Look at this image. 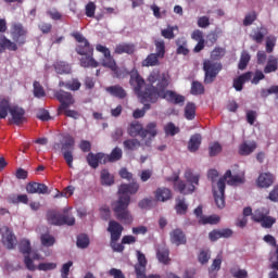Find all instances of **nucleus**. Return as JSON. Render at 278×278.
<instances>
[{
    "instance_id": "nucleus-33",
    "label": "nucleus",
    "mask_w": 278,
    "mask_h": 278,
    "mask_svg": "<svg viewBox=\"0 0 278 278\" xmlns=\"http://www.w3.org/2000/svg\"><path fill=\"white\" fill-rule=\"evenodd\" d=\"M202 140L203 139L200 134H195V135L191 136L189 143H188V149H189L190 153H195V151H199Z\"/></svg>"
},
{
    "instance_id": "nucleus-43",
    "label": "nucleus",
    "mask_w": 278,
    "mask_h": 278,
    "mask_svg": "<svg viewBox=\"0 0 278 278\" xmlns=\"http://www.w3.org/2000/svg\"><path fill=\"white\" fill-rule=\"evenodd\" d=\"M154 47L156 54L161 60H164V55H166V43L164 40H155L154 41Z\"/></svg>"
},
{
    "instance_id": "nucleus-59",
    "label": "nucleus",
    "mask_w": 278,
    "mask_h": 278,
    "mask_svg": "<svg viewBox=\"0 0 278 278\" xmlns=\"http://www.w3.org/2000/svg\"><path fill=\"white\" fill-rule=\"evenodd\" d=\"M97 12V4L92 1L88 2L85 7V14L88 18H94V13Z\"/></svg>"
},
{
    "instance_id": "nucleus-30",
    "label": "nucleus",
    "mask_w": 278,
    "mask_h": 278,
    "mask_svg": "<svg viewBox=\"0 0 278 278\" xmlns=\"http://www.w3.org/2000/svg\"><path fill=\"white\" fill-rule=\"evenodd\" d=\"M148 136H150V138H155V136H157V123L150 122L146 126V128H143V130L141 132V138L144 139Z\"/></svg>"
},
{
    "instance_id": "nucleus-16",
    "label": "nucleus",
    "mask_w": 278,
    "mask_h": 278,
    "mask_svg": "<svg viewBox=\"0 0 278 278\" xmlns=\"http://www.w3.org/2000/svg\"><path fill=\"white\" fill-rule=\"evenodd\" d=\"M169 240L172 244H176V247H181V244H186L188 242L186 238V233L181 228H176L169 233Z\"/></svg>"
},
{
    "instance_id": "nucleus-1",
    "label": "nucleus",
    "mask_w": 278,
    "mask_h": 278,
    "mask_svg": "<svg viewBox=\"0 0 278 278\" xmlns=\"http://www.w3.org/2000/svg\"><path fill=\"white\" fill-rule=\"evenodd\" d=\"M148 83L149 85L144 88V78L137 71L132 72L130 86L141 103H155L159 99H165V101L174 105L186 103V97L173 90H166L168 88V78L164 74H160V71H153L148 77ZM142 88H144L143 91Z\"/></svg>"
},
{
    "instance_id": "nucleus-8",
    "label": "nucleus",
    "mask_w": 278,
    "mask_h": 278,
    "mask_svg": "<svg viewBox=\"0 0 278 278\" xmlns=\"http://www.w3.org/2000/svg\"><path fill=\"white\" fill-rule=\"evenodd\" d=\"M20 253L24 255V264L27 268V270L34 271L36 270V265L34 264V261H31V257L29 256V253H31V243L27 239H22L20 241Z\"/></svg>"
},
{
    "instance_id": "nucleus-46",
    "label": "nucleus",
    "mask_w": 278,
    "mask_h": 278,
    "mask_svg": "<svg viewBox=\"0 0 278 278\" xmlns=\"http://www.w3.org/2000/svg\"><path fill=\"white\" fill-rule=\"evenodd\" d=\"M185 179L188 181V184H190L189 186H199L200 176L194 175L192 169H187L185 172Z\"/></svg>"
},
{
    "instance_id": "nucleus-48",
    "label": "nucleus",
    "mask_w": 278,
    "mask_h": 278,
    "mask_svg": "<svg viewBox=\"0 0 278 278\" xmlns=\"http://www.w3.org/2000/svg\"><path fill=\"white\" fill-rule=\"evenodd\" d=\"M63 212L64 213L61 215V227L63 225H67V227H73V225H75V217L66 213V208H64Z\"/></svg>"
},
{
    "instance_id": "nucleus-56",
    "label": "nucleus",
    "mask_w": 278,
    "mask_h": 278,
    "mask_svg": "<svg viewBox=\"0 0 278 278\" xmlns=\"http://www.w3.org/2000/svg\"><path fill=\"white\" fill-rule=\"evenodd\" d=\"M222 151H223V146H220L218 141H215L208 148V155L210 157H216V155H218V153H220Z\"/></svg>"
},
{
    "instance_id": "nucleus-11",
    "label": "nucleus",
    "mask_w": 278,
    "mask_h": 278,
    "mask_svg": "<svg viewBox=\"0 0 278 278\" xmlns=\"http://www.w3.org/2000/svg\"><path fill=\"white\" fill-rule=\"evenodd\" d=\"M225 188L226 184H224L223 180H218L217 190L214 189L213 191L215 203L219 210H223V207H225Z\"/></svg>"
},
{
    "instance_id": "nucleus-9",
    "label": "nucleus",
    "mask_w": 278,
    "mask_h": 278,
    "mask_svg": "<svg viewBox=\"0 0 278 278\" xmlns=\"http://www.w3.org/2000/svg\"><path fill=\"white\" fill-rule=\"evenodd\" d=\"M1 236H2V244L9 250L12 251V249L16 248V244H18V240L16 239V235L10 229L8 226H3L0 229Z\"/></svg>"
},
{
    "instance_id": "nucleus-38",
    "label": "nucleus",
    "mask_w": 278,
    "mask_h": 278,
    "mask_svg": "<svg viewBox=\"0 0 278 278\" xmlns=\"http://www.w3.org/2000/svg\"><path fill=\"white\" fill-rule=\"evenodd\" d=\"M197 116V104L194 102H188L185 106V118L187 121H194Z\"/></svg>"
},
{
    "instance_id": "nucleus-12",
    "label": "nucleus",
    "mask_w": 278,
    "mask_h": 278,
    "mask_svg": "<svg viewBox=\"0 0 278 278\" xmlns=\"http://www.w3.org/2000/svg\"><path fill=\"white\" fill-rule=\"evenodd\" d=\"M123 225H121L116 220H110L108 231L111 233V241L118 242L121 240V236H123Z\"/></svg>"
},
{
    "instance_id": "nucleus-57",
    "label": "nucleus",
    "mask_w": 278,
    "mask_h": 278,
    "mask_svg": "<svg viewBox=\"0 0 278 278\" xmlns=\"http://www.w3.org/2000/svg\"><path fill=\"white\" fill-rule=\"evenodd\" d=\"M277 45V38L275 36H269L266 38L265 49L266 53H273Z\"/></svg>"
},
{
    "instance_id": "nucleus-58",
    "label": "nucleus",
    "mask_w": 278,
    "mask_h": 278,
    "mask_svg": "<svg viewBox=\"0 0 278 278\" xmlns=\"http://www.w3.org/2000/svg\"><path fill=\"white\" fill-rule=\"evenodd\" d=\"M164 131L167 136H177L180 130L179 127L173 124V122H169L164 126Z\"/></svg>"
},
{
    "instance_id": "nucleus-29",
    "label": "nucleus",
    "mask_w": 278,
    "mask_h": 278,
    "mask_svg": "<svg viewBox=\"0 0 278 278\" xmlns=\"http://www.w3.org/2000/svg\"><path fill=\"white\" fill-rule=\"evenodd\" d=\"M154 195L156 201H162L163 203L165 201H169V199L173 198V193L170 192V189L165 187L156 189Z\"/></svg>"
},
{
    "instance_id": "nucleus-55",
    "label": "nucleus",
    "mask_w": 278,
    "mask_h": 278,
    "mask_svg": "<svg viewBox=\"0 0 278 278\" xmlns=\"http://www.w3.org/2000/svg\"><path fill=\"white\" fill-rule=\"evenodd\" d=\"M205 92V87L203 86V84L194 80L191 84V94L198 96V94H204Z\"/></svg>"
},
{
    "instance_id": "nucleus-27",
    "label": "nucleus",
    "mask_w": 278,
    "mask_h": 278,
    "mask_svg": "<svg viewBox=\"0 0 278 278\" xmlns=\"http://www.w3.org/2000/svg\"><path fill=\"white\" fill-rule=\"evenodd\" d=\"M105 91L116 99H125L127 97V91L121 85L106 87Z\"/></svg>"
},
{
    "instance_id": "nucleus-32",
    "label": "nucleus",
    "mask_w": 278,
    "mask_h": 278,
    "mask_svg": "<svg viewBox=\"0 0 278 278\" xmlns=\"http://www.w3.org/2000/svg\"><path fill=\"white\" fill-rule=\"evenodd\" d=\"M160 60H162L155 53H150L148 56L141 62V66L149 68L151 66H160Z\"/></svg>"
},
{
    "instance_id": "nucleus-61",
    "label": "nucleus",
    "mask_w": 278,
    "mask_h": 278,
    "mask_svg": "<svg viewBox=\"0 0 278 278\" xmlns=\"http://www.w3.org/2000/svg\"><path fill=\"white\" fill-rule=\"evenodd\" d=\"M41 244L43 247H53L55 244V237L51 235H42L41 236Z\"/></svg>"
},
{
    "instance_id": "nucleus-64",
    "label": "nucleus",
    "mask_w": 278,
    "mask_h": 278,
    "mask_svg": "<svg viewBox=\"0 0 278 278\" xmlns=\"http://www.w3.org/2000/svg\"><path fill=\"white\" fill-rule=\"evenodd\" d=\"M223 55H225V49L217 47L211 52V60H220Z\"/></svg>"
},
{
    "instance_id": "nucleus-26",
    "label": "nucleus",
    "mask_w": 278,
    "mask_h": 278,
    "mask_svg": "<svg viewBox=\"0 0 278 278\" xmlns=\"http://www.w3.org/2000/svg\"><path fill=\"white\" fill-rule=\"evenodd\" d=\"M267 35H268V29H266V27L264 26H261L252 30L251 38L257 45H262L264 42L265 36Z\"/></svg>"
},
{
    "instance_id": "nucleus-39",
    "label": "nucleus",
    "mask_w": 278,
    "mask_h": 278,
    "mask_svg": "<svg viewBox=\"0 0 278 278\" xmlns=\"http://www.w3.org/2000/svg\"><path fill=\"white\" fill-rule=\"evenodd\" d=\"M175 210L179 216H185V214H188V204L186 203V199H176Z\"/></svg>"
},
{
    "instance_id": "nucleus-44",
    "label": "nucleus",
    "mask_w": 278,
    "mask_h": 278,
    "mask_svg": "<svg viewBox=\"0 0 278 278\" xmlns=\"http://www.w3.org/2000/svg\"><path fill=\"white\" fill-rule=\"evenodd\" d=\"M257 149V143H242L239 148L240 155H251Z\"/></svg>"
},
{
    "instance_id": "nucleus-42",
    "label": "nucleus",
    "mask_w": 278,
    "mask_h": 278,
    "mask_svg": "<svg viewBox=\"0 0 278 278\" xmlns=\"http://www.w3.org/2000/svg\"><path fill=\"white\" fill-rule=\"evenodd\" d=\"M142 131H144V128L140 123H132L128 128V134L131 138H136V136H140V138H142Z\"/></svg>"
},
{
    "instance_id": "nucleus-7",
    "label": "nucleus",
    "mask_w": 278,
    "mask_h": 278,
    "mask_svg": "<svg viewBox=\"0 0 278 278\" xmlns=\"http://www.w3.org/2000/svg\"><path fill=\"white\" fill-rule=\"evenodd\" d=\"M54 97L61 103L60 106L58 108L59 114H62L63 110H68L71 105H75V98H73L72 92H67L60 89L59 91L54 92Z\"/></svg>"
},
{
    "instance_id": "nucleus-62",
    "label": "nucleus",
    "mask_w": 278,
    "mask_h": 278,
    "mask_svg": "<svg viewBox=\"0 0 278 278\" xmlns=\"http://www.w3.org/2000/svg\"><path fill=\"white\" fill-rule=\"evenodd\" d=\"M38 29L41 31V34H51V31L53 30V24L41 22L38 24Z\"/></svg>"
},
{
    "instance_id": "nucleus-22",
    "label": "nucleus",
    "mask_w": 278,
    "mask_h": 278,
    "mask_svg": "<svg viewBox=\"0 0 278 278\" xmlns=\"http://www.w3.org/2000/svg\"><path fill=\"white\" fill-rule=\"evenodd\" d=\"M53 68L58 75H71L73 73V67L66 61L54 62Z\"/></svg>"
},
{
    "instance_id": "nucleus-35",
    "label": "nucleus",
    "mask_w": 278,
    "mask_h": 278,
    "mask_svg": "<svg viewBox=\"0 0 278 278\" xmlns=\"http://www.w3.org/2000/svg\"><path fill=\"white\" fill-rule=\"evenodd\" d=\"M278 71V59L277 56L270 55L267 60V64L264 67L265 75H268L270 73H277Z\"/></svg>"
},
{
    "instance_id": "nucleus-17",
    "label": "nucleus",
    "mask_w": 278,
    "mask_h": 278,
    "mask_svg": "<svg viewBox=\"0 0 278 278\" xmlns=\"http://www.w3.org/2000/svg\"><path fill=\"white\" fill-rule=\"evenodd\" d=\"M115 55H123L126 53V55H134L136 53V45L129 43V42H122L115 46L114 49Z\"/></svg>"
},
{
    "instance_id": "nucleus-14",
    "label": "nucleus",
    "mask_w": 278,
    "mask_h": 278,
    "mask_svg": "<svg viewBox=\"0 0 278 278\" xmlns=\"http://www.w3.org/2000/svg\"><path fill=\"white\" fill-rule=\"evenodd\" d=\"M26 192H28V194H49V187L40 182H28Z\"/></svg>"
},
{
    "instance_id": "nucleus-3",
    "label": "nucleus",
    "mask_w": 278,
    "mask_h": 278,
    "mask_svg": "<svg viewBox=\"0 0 278 278\" xmlns=\"http://www.w3.org/2000/svg\"><path fill=\"white\" fill-rule=\"evenodd\" d=\"M204 84L210 85L216 81V77L223 71V63L206 59L203 61Z\"/></svg>"
},
{
    "instance_id": "nucleus-40",
    "label": "nucleus",
    "mask_w": 278,
    "mask_h": 278,
    "mask_svg": "<svg viewBox=\"0 0 278 278\" xmlns=\"http://www.w3.org/2000/svg\"><path fill=\"white\" fill-rule=\"evenodd\" d=\"M175 31H179V26L168 25L167 28L161 30V36L166 40H175Z\"/></svg>"
},
{
    "instance_id": "nucleus-25",
    "label": "nucleus",
    "mask_w": 278,
    "mask_h": 278,
    "mask_svg": "<svg viewBox=\"0 0 278 278\" xmlns=\"http://www.w3.org/2000/svg\"><path fill=\"white\" fill-rule=\"evenodd\" d=\"M59 88H66L67 90H71L72 92H77L79 88H81V81H79L78 78H72L68 81L60 80L59 81Z\"/></svg>"
},
{
    "instance_id": "nucleus-24",
    "label": "nucleus",
    "mask_w": 278,
    "mask_h": 278,
    "mask_svg": "<svg viewBox=\"0 0 278 278\" xmlns=\"http://www.w3.org/2000/svg\"><path fill=\"white\" fill-rule=\"evenodd\" d=\"M48 225H54L55 227H62V213L58 211H48L46 214Z\"/></svg>"
},
{
    "instance_id": "nucleus-20",
    "label": "nucleus",
    "mask_w": 278,
    "mask_h": 278,
    "mask_svg": "<svg viewBox=\"0 0 278 278\" xmlns=\"http://www.w3.org/2000/svg\"><path fill=\"white\" fill-rule=\"evenodd\" d=\"M253 77V72H247L239 77L233 79V88L237 90V92H241V90L244 88V84L247 81H251V78Z\"/></svg>"
},
{
    "instance_id": "nucleus-52",
    "label": "nucleus",
    "mask_w": 278,
    "mask_h": 278,
    "mask_svg": "<svg viewBox=\"0 0 278 278\" xmlns=\"http://www.w3.org/2000/svg\"><path fill=\"white\" fill-rule=\"evenodd\" d=\"M142 104H143L142 110L137 109L134 111L132 113L134 118H143L144 114H147V112L151 110V102H144Z\"/></svg>"
},
{
    "instance_id": "nucleus-28",
    "label": "nucleus",
    "mask_w": 278,
    "mask_h": 278,
    "mask_svg": "<svg viewBox=\"0 0 278 278\" xmlns=\"http://www.w3.org/2000/svg\"><path fill=\"white\" fill-rule=\"evenodd\" d=\"M175 45L177 46V55H188V53H190V50L188 49V41H186V37L177 38L175 40Z\"/></svg>"
},
{
    "instance_id": "nucleus-34",
    "label": "nucleus",
    "mask_w": 278,
    "mask_h": 278,
    "mask_svg": "<svg viewBox=\"0 0 278 278\" xmlns=\"http://www.w3.org/2000/svg\"><path fill=\"white\" fill-rule=\"evenodd\" d=\"M5 49H8V51H18V43L3 37L0 41V53L1 51H5Z\"/></svg>"
},
{
    "instance_id": "nucleus-60",
    "label": "nucleus",
    "mask_w": 278,
    "mask_h": 278,
    "mask_svg": "<svg viewBox=\"0 0 278 278\" xmlns=\"http://www.w3.org/2000/svg\"><path fill=\"white\" fill-rule=\"evenodd\" d=\"M257 21V13L255 11H252L248 13L243 20L244 27L251 26L252 23H255Z\"/></svg>"
},
{
    "instance_id": "nucleus-53",
    "label": "nucleus",
    "mask_w": 278,
    "mask_h": 278,
    "mask_svg": "<svg viewBox=\"0 0 278 278\" xmlns=\"http://www.w3.org/2000/svg\"><path fill=\"white\" fill-rule=\"evenodd\" d=\"M230 275L233 278H249V271H247V269H241L239 267L230 268Z\"/></svg>"
},
{
    "instance_id": "nucleus-2",
    "label": "nucleus",
    "mask_w": 278,
    "mask_h": 278,
    "mask_svg": "<svg viewBox=\"0 0 278 278\" xmlns=\"http://www.w3.org/2000/svg\"><path fill=\"white\" fill-rule=\"evenodd\" d=\"M139 190L138 182L123 184L117 191L118 199L112 203L115 218L125 225H131L134 222V217L129 213V203H131V194H136Z\"/></svg>"
},
{
    "instance_id": "nucleus-47",
    "label": "nucleus",
    "mask_w": 278,
    "mask_h": 278,
    "mask_svg": "<svg viewBox=\"0 0 278 278\" xmlns=\"http://www.w3.org/2000/svg\"><path fill=\"white\" fill-rule=\"evenodd\" d=\"M249 62H251V54L248 51H242L238 65L239 71H244L249 66Z\"/></svg>"
},
{
    "instance_id": "nucleus-4",
    "label": "nucleus",
    "mask_w": 278,
    "mask_h": 278,
    "mask_svg": "<svg viewBox=\"0 0 278 278\" xmlns=\"http://www.w3.org/2000/svg\"><path fill=\"white\" fill-rule=\"evenodd\" d=\"M72 37L79 43L76 46V53H78V55H94V48H92L90 41H88L81 33L74 31L72 33Z\"/></svg>"
},
{
    "instance_id": "nucleus-54",
    "label": "nucleus",
    "mask_w": 278,
    "mask_h": 278,
    "mask_svg": "<svg viewBox=\"0 0 278 278\" xmlns=\"http://www.w3.org/2000/svg\"><path fill=\"white\" fill-rule=\"evenodd\" d=\"M33 86H34V97H36L37 99H42V97H47V93L45 92V88L37 80L34 81Z\"/></svg>"
},
{
    "instance_id": "nucleus-6",
    "label": "nucleus",
    "mask_w": 278,
    "mask_h": 278,
    "mask_svg": "<svg viewBox=\"0 0 278 278\" xmlns=\"http://www.w3.org/2000/svg\"><path fill=\"white\" fill-rule=\"evenodd\" d=\"M73 151H75V138L65 136L62 143L63 157L70 168H73Z\"/></svg>"
},
{
    "instance_id": "nucleus-21",
    "label": "nucleus",
    "mask_w": 278,
    "mask_h": 278,
    "mask_svg": "<svg viewBox=\"0 0 278 278\" xmlns=\"http://www.w3.org/2000/svg\"><path fill=\"white\" fill-rule=\"evenodd\" d=\"M123 160V149L115 147L110 154H104L103 164H114V162H119Z\"/></svg>"
},
{
    "instance_id": "nucleus-63",
    "label": "nucleus",
    "mask_w": 278,
    "mask_h": 278,
    "mask_svg": "<svg viewBox=\"0 0 278 278\" xmlns=\"http://www.w3.org/2000/svg\"><path fill=\"white\" fill-rule=\"evenodd\" d=\"M277 223V219L275 217H270V216H266L264 218V220L261 222L262 227H264L265 229H270V227H273V225Z\"/></svg>"
},
{
    "instance_id": "nucleus-19",
    "label": "nucleus",
    "mask_w": 278,
    "mask_h": 278,
    "mask_svg": "<svg viewBox=\"0 0 278 278\" xmlns=\"http://www.w3.org/2000/svg\"><path fill=\"white\" fill-rule=\"evenodd\" d=\"M105 162V153L103 152H98V153H92L90 152L87 155V163L91 168H99V164H103Z\"/></svg>"
},
{
    "instance_id": "nucleus-49",
    "label": "nucleus",
    "mask_w": 278,
    "mask_h": 278,
    "mask_svg": "<svg viewBox=\"0 0 278 278\" xmlns=\"http://www.w3.org/2000/svg\"><path fill=\"white\" fill-rule=\"evenodd\" d=\"M12 108L10 106V101L7 99H2L0 101V118H7L8 117V112H10Z\"/></svg>"
},
{
    "instance_id": "nucleus-50",
    "label": "nucleus",
    "mask_w": 278,
    "mask_h": 278,
    "mask_svg": "<svg viewBox=\"0 0 278 278\" xmlns=\"http://www.w3.org/2000/svg\"><path fill=\"white\" fill-rule=\"evenodd\" d=\"M267 216H268V211H264L263 208H257L252 214V220L254 223H262L264 220V218Z\"/></svg>"
},
{
    "instance_id": "nucleus-15",
    "label": "nucleus",
    "mask_w": 278,
    "mask_h": 278,
    "mask_svg": "<svg viewBox=\"0 0 278 278\" xmlns=\"http://www.w3.org/2000/svg\"><path fill=\"white\" fill-rule=\"evenodd\" d=\"M219 181H227L228 186H240V184H244V176L232 175L230 169H228L225 175L219 178Z\"/></svg>"
},
{
    "instance_id": "nucleus-36",
    "label": "nucleus",
    "mask_w": 278,
    "mask_h": 278,
    "mask_svg": "<svg viewBox=\"0 0 278 278\" xmlns=\"http://www.w3.org/2000/svg\"><path fill=\"white\" fill-rule=\"evenodd\" d=\"M170 251L168 250V248H160L156 252V257L159 260V262H161V264H170Z\"/></svg>"
},
{
    "instance_id": "nucleus-41",
    "label": "nucleus",
    "mask_w": 278,
    "mask_h": 278,
    "mask_svg": "<svg viewBox=\"0 0 278 278\" xmlns=\"http://www.w3.org/2000/svg\"><path fill=\"white\" fill-rule=\"evenodd\" d=\"M100 181L102 186H114V175L110 174L108 169H102Z\"/></svg>"
},
{
    "instance_id": "nucleus-31",
    "label": "nucleus",
    "mask_w": 278,
    "mask_h": 278,
    "mask_svg": "<svg viewBox=\"0 0 278 278\" xmlns=\"http://www.w3.org/2000/svg\"><path fill=\"white\" fill-rule=\"evenodd\" d=\"M113 72V77H116V79H125L128 75L130 76L129 84H131V75L136 71L138 73V70L134 68L131 72L127 71V68H121L117 65H115L114 70H111Z\"/></svg>"
},
{
    "instance_id": "nucleus-45",
    "label": "nucleus",
    "mask_w": 278,
    "mask_h": 278,
    "mask_svg": "<svg viewBox=\"0 0 278 278\" xmlns=\"http://www.w3.org/2000/svg\"><path fill=\"white\" fill-rule=\"evenodd\" d=\"M123 144L126 151H136L140 149V140L138 139H127L123 142Z\"/></svg>"
},
{
    "instance_id": "nucleus-37",
    "label": "nucleus",
    "mask_w": 278,
    "mask_h": 278,
    "mask_svg": "<svg viewBox=\"0 0 278 278\" xmlns=\"http://www.w3.org/2000/svg\"><path fill=\"white\" fill-rule=\"evenodd\" d=\"M80 66H83V68H97L99 62H97L92 55H85L80 59Z\"/></svg>"
},
{
    "instance_id": "nucleus-13",
    "label": "nucleus",
    "mask_w": 278,
    "mask_h": 278,
    "mask_svg": "<svg viewBox=\"0 0 278 278\" xmlns=\"http://www.w3.org/2000/svg\"><path fill=\"white\" fill-rule=\"evenodd\" d=\"M275 184V175L270 172L261 173L256 179L257 188H270Z\"/></svg>"
},
{
    "instance_id": "nucleus-10",
    "label": "nucleus",
    "mask_w": 278,
    "mask_h": 278,
    "mask_svg": "<svg viewBox=\"0 0 278 278\" xmlns=\"http://www.w3.org/2000/svg\"><path fill=\"white\" fill-rule=\"evenodd\" d=\"M96 50L104 55L102 66H105V68H110L111 71L116 68V61L114 60V56H112V52L108 47L99 43L96 46Z\"/></svg>"
},
{
    "instance_id": "nucleus-51",
    "label": "nucleus",
    "mask_w": 278,
    "mask_h": 278,
    "mask_svg": "<svg viewBox=\"0 0 278 278\" xmlns=\"http://www.w3.org/2000/svg\"><path fill=\"white\" fill-rule=\"evenodd\" d=\"M76 244L78 249H88L90 247V238H88V235H78Z\"/></svg>"
},
{
    "instance_id": "nucleus-5",
    "label": "nucleus",
    "mask_w": 278,
    "mask_h": 278,
    "mask_svg": "<svg viewBox=\"0 0 278 278\" xmlns=\"http://www.w3.org/2000/svg\"><path fill=\"white\" fill-rule=\"evenodd\" d=\"M27 29L22 23H13L11 25V38L18 47L27 43Z\"/></svg>"
},
{
    "instance_id": "nucleus-18",
    "label": "nucleus",
    "mask_w": 278,
    "mask_h": 278,
    "mask_svg": "<svg viewBox=\"0 0 278 278\" xmlns=\"http://www.w3.org/2000/svg\"><path fill=\"white\" fill-rule=\"evenodd\" d=\"M10 114L14 125H23V123H25V109L21 106H11Z\"/></svg>"
},
{
    "instance_id": "nucleus-23",
    "label": "nucleus",
    "mask_w": 278,
    "mask_h": 278,
    "mask_svg": "<svg viewBox=\"0 0 278 278\" xmlns=\"http://www.w3.org/2000/svg\"><path fill=\"white\" fill-rule=\"evenodd\" d=\"M174 187L180 194H192L194 190H197V187L194 185H187L186 181L179 180L177 181V178L175 179Z\"/></svg>"
}]
</instances>
